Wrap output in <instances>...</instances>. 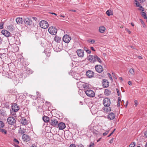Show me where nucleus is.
<instances>
[{
    "instance_id": "f257e3e1",
    "label": "nucleus",
    "mask_w": 147,
    "mask_h": 147,
    "mask_svg": "<svg viewBox=\"0 0 147 147\" xmlns=\"http://www.w3.org/2000/svg\"><path fill=\"white\" fill-rule=\"evenodd\" d=\"M11 75L12 76V77H11V78L12 79L13 81H16V83L21 80L23 77V75L22 73L19 74L18 76H17V77H16V75L14 74L13 72L11 73Z\"/></svg>"
},
{
    "instance_id": "f03ea898",
    "label": "nucleus",
    "mask_w": 147,
    "mask_h": 147,
    "mask_svg": "<svg viewBox=\"0 0 147 147\" xmlns=\"http://www.w3.org/2000/svg\"><path fill=\"white\" fill-rule=\"evenodd\" d=\"M12 110H11V113L13 115H15L16 112L20 109V107L16 103H13L11 106Z\"/></svg>"
},
{
    "instance_id": "7ed1b4c3",
    "label": "nucleus",
    "mask_w": 147,
    "mask_h": 147,
    "mask_svg": "<svg viewBox=\"0 0 147 147\" xmlns=\"http://www.w3.org/2000/svg\"><path fill=\"white\" fill-rule=\"evenodd\" d=\"M96 55H90L87 57V59L90 63H94L96 62Z\"/></svg>"
},
{
    "instance_id": "20e7f679",
    "label": "nucleus",
    "mask_w": 147,
    "mask_h": 147,
    "mask_svg": "<svg viewBox=\"0 0 147 147\" xmlns=\"http://www.w3.org/2000/svg\"><path fill=\"white\" fill-rule=\"evenodd\" d=\"M86 94L90 97H93L95 96V93L92 90H88L85 91Z\"/></svg>"
},
{
    "instance_id": "39448f33",
    "label": "nucleus",
    "mask_w": 147,
    "mask_h": 147,
    "mask_svg": "<svg viewBox=\"0 0 147 147\" xmlns=\"http://www.w3.org/2000/svg\"><path fill=\"white\" fill-rule=\"evenodd\" d=\"M40 25L42 28L44 29H46L49 26L48 22L45 20H42L40 22Z\"/></svg>"
},
{
    "instance_id": "423d86ee",
    "label": "nucleus",
    "mask_w": 147,
    "mask_h": 147,
    "mask_svg": "<svg viewBox=\"0 0 147 147\" xmlns=\"http://www.w3.org/2000/svg\"><path fill=\"white\" fill-rule=\"evenodd\" d=\"M103 103L105 106L108 107L111 104V102L109 98H106L103 99Z\"/></svg>"
},
{
    "instance_id": "0eeeda50",
    "label": "nucleus",
    "mask_w": 147,
    "mask_h": 147,
    "mask_svg": "<svg viewBox=\"0 0 147 147\" xmlns=\"http://www.w3.org/2000/svg\"><path fill=\"white\" fill-rule=\"evenodd\" d=\"M48 31L50 34L54 35L57 33V30L55 27L51 26L49 28Z\"/></svg>"
},
{
    "instance_id": "6e6552de",
    "label": "nucleus",
    "mask_w": 147,
    "mask_h": 147,
    "mask_svg": "<svg viewBox=\"0 0 147 147\" xmlns=\"http://www.w3.org/2000/svg\"><path fill=\"white\" fill-rule=\"evenodd\" d=\"M7 121L8 124L10 125H13L16 123V120L15 118L12 117H10L8 118Z\"/></svg>"
},
{
    "instance_id": "1a4fd4ad",
    "label": "nucleus",
    "mask_w": 147,
    "mask_h": 147,
    "mask_svg": "<svg viewBox=\"0 0 147 147\" xmlns=\"http://www.w3.org/2000/svg\"><path fill=\"white\" fill-rule=\"evenodd\" d=\"M95 68L96 71L99 73H101L103 71L102 66L100 65H96L95 66Z\"/></svg>"
},
{
    "instance_id": "9d476101",
    "label": "nucleus",
    "mask_w": 147,
    "mask_h": 147,
    "mask_svg": "<svg viewBox=\"0 0 147 147\" xmlns=\"http://www.w3.org/2000/svg\"><path fill=\"white\" fill-rule=\"evenodd\" d=\"M50 124L53 127H56L57 126L58 122L56 119H53L51 120Z\"/></svg>"
},
{
    "instance_id": "9b49d317",
    "label": "nucleus",
    "mask_w": 147,
    "mask_h": 147,
    "mask_svg": "<svg viewBox=\"0 0 147 147\" xmlns=\"http://www.w3.org/2000/svg\"><path fill=\"white\" fill-rule=\"evenodd\" d=\"M71 39V38L67 35H64L63 38V41L67 43L69 42Z\"/></svg>"
},
{
    "instance_id": "f8f14e48",
    "label": "nucleus",
    "mask_w": 147,
    "mask_h": 147,
    "mask_svg": "<svg viewBox=\"0 0 147 147\" xmlns=\"http://www.w3.org/2000/svg\"><path fill=\"white\" fill-rule=\"evenodd\" d=\"M22 138L24 141L27 142L30 140V137L28 135L24 134L22 135Z\"/></svg>"
},
{
    "instance_id": "ddd939ff",
    "label": "nucleus",
    "mask_w": 147,
    "mask_h": 147,
    "mask_svg": "<svg viewBox=\"0 0 147 147\" xmlns=\"http://www.w3.org/2000/svg\"><path fill=\"white\" fill-rule=\"evenodd\" d=\"M76 53L78 56L80 57H82L84 56V52L83 50L78 49L76 51Z\"/></svg>"
},
{
    "instance_id": "4468645a",
    "label": "nucleus",
    "mask_w": 147,
    "mask_h": 147,
    "mask_svg": "<svg viewBox=\"0 0 147 147\" xmlns=\"http://www.w3.org/2000/svg\"><path fill=\"white\" fill-rule=\"evenodd\" d=\"M86 75L89 78H92L94 76V73L91 70H88L86 73Z\"/></svg>"
},
{
    "instance_id": "2eb2a0df",
    "label": "nucleus",
    "mask_w": 147,
    "mask_h": 147,
    "mask_svg": "<svg viewBox=\"0 0 147 147\" xmlns=\"http://www.w3.org/2000/svg\"><path fill=\"white\" fill-rule=\"evenodd\" d=\"M24 22L26 25H30L32 24V20L28 18H26Z\"/></svg>"
},
{
    "instance_id": "dca6fc26",
    "label": "nucleus",
    "mask_w": 147,
    "mask_h": 147,
    "mask_svg": "<svg viewBox=\"0 0 147 147\" xmlns=\"http://www.w3.org/2000/svg\"><path fill=\"white\" fill-rule=\"evenodd\" d=\"M109 82L107 80L105 79H104L103 80L102 85L104 87H107L109 86Z\"/></svg>"
},
{
    "instance_id": "f3484780",
    "label": "nucleus",
    "mask_w": 147,
    "mask_h": 147,
    "mask_svg": "<svg viewBox=\"0 0 147 147\" xmlns=\"http://www.w3.org/2000/svg\"><path fill=\"white\" fill-rule=\"evenodd\" d=\"M2 34L7 37L9 36L10 33L8 31L6 30H3L1 31Z\"/></svg>"
},
{
    "instance_id": "a211bd4d",
    "label": "nucleus",
    "mask_w": 147,
    "mask_h": 147,
    "mask_svg": "<svg viewBox=\"0 0 147 147\" xmlns=\"http://www.w3.org/2000/svg\"><path fill=\"white\" fill-rule=\"evenodd\" d=\"M57 125L59 129H63L65 127V124L62 122L58 124Z\"/></svg>"
},
{
    "instance_id": "6ab92c4d",
    "label": "nucleus",
    "mask_w": 147,
    "mask_h": 147,
    "mask_svg": "<svg viewBox=\"0 0 147 147\" xmlns=\"http://www.w3.org/2000/svg\"><path fill=\"white\" fill-rule=\"evenodd\" d=\"M102 109L105 112H108L111 111V108L109 106H105L102 108Z\"/></svg>"
},
{
    "instance_id": "aec40b11",
    "label": "nucleus",
    "mask_w": 147,
    "mask_h": 147,
    "mask_svg": "<svg viewBox=\"0 0 147 147\" xmlns=\"http://www.w3.org/2000/svg\"><path fill=\"white\" fill-rule=\"evenodd\" d=\"M8 91L9 93L12 94L13 95H16L17 93L16 90L14 88L9 89Z\"/></svg>"
},
{
    "instance_id": "412c9836",
    "label": "nucleus",
    "mask_w": 147,
    "mask_h": 147,
    "mask_svg": "<svg viewBox=\"0 0 147 147\" xmlns=\"http://www.w3.org/2000/svg\"><path fill=\"white\" fill-rule=\"evenodd\" d=\"M115 115L113 113H111L109 114L107 118L110 120H113L115 118Z\"/></svg>"
},
{
    "instance_id": "4be33fe9",
    "label": "nucleus",
    "mask_w": 147,
    "mask_h": 147,
    "mask_svg": "<svg viewBox=\"0 0 147 147\" xmlns=\"http://www.w3.org/2000/svg\"><path fill=\"white\" fill-rule=\"evenodd\" d=\"M16 22L18 24H20L22 23L23 20L22 18L19 17L16 18Z\"/></svg>"
},
{
    "instance_id": "5701e85b",
    "label": "nucleus",
    "mask_w": 147,
    "mask_h": 147,
    "mask_svg": "<svg viewBox=\"0 0 147 147\" xmlns=\"http://www.w3.org/2000/svg\"><path fill=\"white\" fill-rule=\"evenodd\" d=\"M21 123L23 125H25L28 124V121L24 118H22L21 120Z\"/></svg>"
},
{
    "instance_id": "b1692460",
    "label": "nucleus",
    "mask_w": 147,
    "mask_h": 147,
    "mask_svg": "<svg viewBox=\"0 0 147 147\" xmlns=\"http://www.w3.org/2000/svg\"><path fill=\"white\" fill-rule=\"evenodd\" d=\"M105 30V28L103 26H101L99 27V31L101 33H103Z\"/></svg>"
},
{
    "instance_id": "393cba45",
    "label": "nucleus",
    "mask_w": 147,
    "mask_h": 147,
    "mask_svg": "<svg viewBox=\"0 0 147 147\" xmlns=\"http://www.w3.org/2000/svg\"><path fill=\"white\" fill-rule=\"evenodd\" d=\"M84 82L80 81L79 82H77V85L78 88H82Z\"/></svg>"
},
{
    "instance_id": "a878e982",
    "label": "nucleus",
    "mask_w": 147,
    "mask_h": 147,
    "mask_svg": "<svg viewBox=\"0 0 147 147\" xmlns=\"http://www.w3.org/2000/svg\"><path fill=\"white\" fill-rule=\"evenodd\" d=\"M42 119L45 122L47 123L49 121L50 119L49 117L45 116L43 117Z\"/></svg>"
},
{
    "instance_id": "bb28decb",
    "label": "nucleus",
    "mask_w": 147,
    "mask_h": 147,
    "mask_svg": "<svg viewBox=\"0 0 147 147\" xmlns=\"http://www.w3.org/2000/svg\"><path fill=\"white\" fill-rule=\"evenodd\" d=\"M7 29L10 31H13L14 30V26L13 25H10L7 26Z\"/></svg>"
},
{
    "instance_id": "cd10ccee",
    "label": "nucleus",
    "mask_w": 147,
    "mask_h": 147,
    "mask_svg": "<svg viewBox=\"0 0 147 147\" xmlns=\"http://www.w3.org/2000/svg\"><path fill=\"white\" fill-rule=\"evenodd\" d=\"M111 93L110 90L108 89H105L104 91V94L105 95L108 96Z\"/></svg>"
},
{
    "instance_id": "c85d7f7f",
    "label": "nucleus",
    "mask_w": 147,
    "mask_h": 147,
    "mask_svg": "<svg viewBox=\"0 0 147 147\" xmlns=\"http://www.w3.org/2000/svg\"><path fill=\"white\" fill-rule=\"evenodd\" d=\"M54 40L57 42H60L61 41V38L59 37H57L56 36L54 38Z\"/></svg>"
},
{
    "instance_id": "c756f323",
    "label": "nucleus",
    "mask_w": 147,
    "mask_h": 147,
    "mask_svg": "<svg viewBox=\"0 0 147 147\" xmlns=\"http://www.w3.org/2000/svg\"><path fill=\"white\" fill-rule=\"evenodd\" d=\"M106 13L108 16H110L113 15L112 11L110 10H109L106 11Z\"/></svg>"
},
{
    "instance_id": "7c9ffc66",
    "label": "nucleus",
    "mask_w": 147,
    "mask_h": 147,
    "mask_svg": "<svg viewBox=\"0 0 147 147\" xmlns=\"http://www.w3.org/2000/svg\"><path fill=\"white\" fill-rule=\"evenodd\" d=\"M96 61H97L98 62H99L100 63H102V61L98 57L97 55L96 56Z\"/></svg>"
},
{
    "instance_id": "2f4dec72",
    "label": "nucleus",
    "mask_w": 147,
    "mask_h": 147,
    "mask_svg": "<svg viewBox=\"0 0 147 147\" xmlns=\"http://www.w3.org/2000/svg\"><path fill=\"white\" fill-rule=\"evenodd\" d=\"M142 16L143 17L144 19H147V17L146 16V13L144 12H142L141 13Z\"/></svg>"
},
{
    "instance_id": "473e14b6",
    "label": "nucleus",
    "mask_w": 147,
    "mask_h": 147,
    "mask_svg": "<svg viewBox=\"0 0 147 147\" xmlns=\"http://www.w3.org/2000/svg\"><path fill=\"white\" fill-rule=\"evenodd\" d=\"M88 85L87 84L85 83L84 82L82 86V88H88Z\"/></svg>"
},
{
    "instance_id": "72a5a7b5",
    "label": "nucleus",
    "mask_w": 147,
    "mask_h": 147,
    "mask_svg": "<svg viewBox=\"0 0 147 147\" xmlns=\"http://www.w3.org/2000/svg\"><path fill=\"white\" fill-rule=\"evenodd\" d=\"M13 143H15L16 144H19V141L16 138H14L13 140Z\"/></svg>"
},
{
    "instance_id": "f704fd0d",
    "label": "nucleus",
    "mask_w": 147,
    "mask_h": 147,
    "mask_svg": "<svg viewBox=\"0 0 147 147\" xmlns=\"http://www.w3.org/2000/svg\"><path fill=\"white\" fill-rule=\"evenodd\" d=\"M0 131L2 133H3L5 134H7L6 131L4 129L1 128H0Z\"/></svg>"
},
{
    "instance_id": "c9c22d12",
    "label": "nucleus",
    "mask_w": 147,
    "mask_h": 147,
    "mask_svg": "<svg viewBox=\"0 0 147 147\" xmlns=\"http://www.w3.org/2000/svg\"><path fill=\"white\" fill-rule=\"evenodd\" d=\"M135 4L136 7H138L140 6V4L139 2L136 0H135Z\"/></svg>"
},
{
    "instance_id": "e433bc0d",
    "label": "nucleus",
    "mask_w": 147,
    "mask_h": 147,
    "mask_svg": "<svg viewBox=\"0 0 147 147\" xmlns=\"http://www.w3.org/2000/svg\"><path fill=\"white\" fill-rule=\"evenodd\" d=\"M4 125V123L2 121H0V128H3Z\"/></svg>"
},
{
    "instance_id": "4c0bfd02",
    "label": "nucleus",
    "mask_w": 147,
    "mask_h": 147,
    "mask_svg": "<svg viewBox=\"0 0 147 147\" xmlns=\"http://www.w3.org/2000/svg\"><path fill=\"white\" fill-rule=\"evenodd\" d=\"M129 72L132 75H134V70L133 69L131 68L129 69Z\"/></svg>"
},
{
    "instance_id": "58836bf2",
    "label": "nucleus",
    "mask_w": 147,
    "mask_h": 147,
    "mask_svg": "<svg viewBox=\"0 0 147 147\" xmlns=\"http://www.w3.org/2000/svg\"><path fill=\"white\" fill-rule=\"evenodd\" d=\"M135 143L134 142H132L130 144L129 146V147H134L135 145Z\"/></svg>"
},
{
    "instance_id": "ea45409f",
    "label": "nucleus",
    "mask_w": 147,
    "mask_h": 147,
    "mask_svg": "<svg viewBox=\"0 0 147 147\" xmlns=\"http://www.w3.org/2000/svg\"><path fill=\"white\" fill-rule=\"evenodd\" d=\"M139 7V8L138 9V10L142 11H144V8L142 6L140 5V6Z\"/></svg>"
},
{
    "instance_id": "a19ab883",
    "label": "nucleus",
    "mask_w": 147,
    "mask_h": 147,
    "mask_svg": "<svg viewBox=\"0 0 147 147\" xmlns=\"http://www.w3.org/2000/svg\"><path fill=\"white\" fill-rule=\"evenodd\" d=\"M26 131V129L23 128L20 130V133L22 134L23 133H24Z\"/></svg>"
},
{
    "instance_id": "79ce46f5",
    "label": "nucleus",
    "mask_w": 147,
    "mask_h": 147,
    "mask_svg": "<svg viewBox=\"0 0 147 147\" xmlns=\"http://www.w3.org/2000/svg\"><path fill=\"white\" fill-rule=\"evenodd\" d=\"M4 24L3 22L0 23V29H2L3 28Z\"/></svg>"
},
{
    "instance_id": "37998d69",
    "label": "nucleus",
    "mask_w": 147,
    "mask_h": 147,
    "mask_svg": "<svg viewBox=\"0 0 147 147\" xmlns=\"http://www.w3.org/2000/svg\"><path fill=\"white\" fill-rule=\"evenodd\" d=\"M88 42H90L91 44H93L95 42V40L94 39L89 40H88Z\"/></svg>"
},
{
    "instance_id": "c03bdc74",
    "label": "nucleus",
    "mask_w": 147,
    "mask_h": 147,
    "mask_svg": "<svg viewBox=\"0 0 147 147\" xmlns=\"http://www.w3.org/2000/svg\"><path fill=\"white\" fill-rule=\"evenodd\" d=\"M141 24L143 25V27H145V25L144 22V21L141 19L140 20Z\"/></svg>"
},
{
    "instance_id": "a18cd8bd",
    "label": "nucleus",
    "mask_w": 147,
    "mask_h": 147,
    "mask_svg": "<svg viewBox=\"0 0 147 147\" xmlns=\"http://www.w3.org/2000/svg\"><path fill=\"white\" fill-rule=\"evenodd\" d=\"M94 143L93 142H91L90 143L88 147H94Z\"/></svg>"
},
{
    "instance_id": "49530a36",
    "label": "nucleus",
    "mask_w": 147,
    "mask_h": 147,
    "mask_svg": "<svg viewBox=\"0 0 147 147\" xmlns=\"http://www.w3.org/2000/svg\"><path fill=\"white\" fill-rule=\"evenodd\" d=\"M108 75L109 78L110 80H113V79L112 78V76L111 74L109 73H108Z\"/></svg>"
},
{
    "instance_id": "de8ad7c7",
    "label": "nucleus",
    "mask_w": 147,
    "mask_h": 147,
    "mask_svg": "<svg viewBox=\"0 0 147 147\" xmlns=\"http://www.w3.org/2000/svg\"><path fill=\"white\" fill-rule=\"evenodd\" d=\"M109 132V131H107L105 133H103V134H102L103 136H106L107 134Z\"/></svg>"
},
{
    "instance_id": "09e8293b",
    "label": "nucleus",
    "mask_w": 147,
    "mask_h": 147,
    "mask_svg": "<svg viewBox=\"0 0 147 147\" xmlns=\"http://www.w3.org/2000/svg\"><path fill=\"white\" fill-rule=\"evenodd\" d=\"M77 146L78 147H84V146L81 144H78Z\"/></svg>"
},
{
    "instance_id": "8fccbe9b",
    "label": "nucleus",
    "mask_w": 147,
    "mask_h": 147,
    "mask_svg": "<svg viewBox=\"0 0 147 147\" xmlns=\"http://www.w3.org/2000/svg\"><path fill=\"white\" fill-rule=\"evenodd\" d=\"M86 51L88 53V54H90L91 53V51L90 49H88L87 50H86Z\"/></svg>"
},
{
    "instance_id": "3c124183",
    "label": "nucleus",
    "mask_w": 147,
    "mask_h": 147,
    "mask_svg": "<svg viewBox=\"0 0 147 147\" xmlns=\"http://www.w3.org/2000/svg\"><path fill=\"white\" fill-rule=\"evenodd\" d=\"M116 91L117 93V94L118 96H119L120 95V92L119 89L117 88L116 89Z\"/></svg>"
},
{
    "instance_id": "603ef678",
    "label": "nucleus",
    "mask_w": 147,
    "mask_h": 147,
    "mask_svg": "<svg viewBox=\"0 0 147 147\" xmlns=\"http://www.w3.org/2000/svg\"><path fill=\"white\" fill-rule=\"evenodd\" d=\"M134 102H135V105L136 107L138 104V101L137 100H135L134 101Z\"/></svg>"
},
{
    "instance_id": "864d4df0",
    "label": "nucleus",
    "mask_w": 147,
    "mask_h": 147,
    "mask_svg": "<svg viewBox=\"0 0 147 147\" xmlns=\"http://www.w3.org/2000/svg\"><path fill=\"white\" fill-rule=\"evenodd\" d=\"M113 140H114V138H112L111 140H110L109 142L111 144L113 143Z\"/></svg>"
},
{
    "instance_id": "5fc2aeb1",
    "label": "nucleus",
    "mask_w": 147,
    "mask_h": 147,
    "mask_svg": "<svg viewBox=\"0 0 147 147\" xmlns=\"http://www.w3.org/2000/svg\"><path fill=\"white\" fill-rule=\"evenodd\" d=\"M69 147H76L75 144H72L70 145Z\"/></svg>"
},
{
    "instance_id": "6e6d98bb",
    "label": "nucleus",
    "mask_w": 147,
    "mask_h": 147,
    "mask_svg": "<svg viewBox=\"0 0 147 147\" xmlns=\"http://www.w3.org/2000/svg\"><path fill=\"white\" fill-rule=\"evenodd\" d=\"M68 11H73V12H76V10H75V9H69Z\"/></svg>"
},
{
    "instance_id": "4d7b16f0",
    "label": "nucleus",
    "mask_w": 147,
    "mask_h": 147,
    "mask_svg": "<svg viewBox=\"0 0 147 147\" xmlns=\"http://www.w3.org/2000/svg\"><path fill=\"white\" fill-rule=\"evenodd\" d=\"M13 146L15 147H20V146H19L18 144H16L15 143H13Z\"/></svg>"
},
{
    "instance_id": "13d9d810",
    "label": "nucleus",
    "mask_w": 147,
    "mask_h": 147,
    "mask_svg": "<svg viewBox=\"0 0 147 147\" xmlns=\"http://www.w3.org/2000/svg\"><path fill=\"white\" fill-rule=\"evenodd\" d=\"M121 102L118 101L117 106L118 107H119L120 106Z\"/></svg>"
},
{
    "instance_id": "bf43d9fd",
    "label": "nucleus",
    "mask_w": 147,
    "mask_h": 147,
    "mask_svg": "<svg viewBox=\"0 0 147 147\" xmlns=\"http://www.w3.org/2000/svg\"><path fill=\"white\" fill-rule=\"evenodd\" d=\"M144 135L147 138V131H145L144 132Z\"/></svg>"
},
{
    "instance_id": "052dcab7",
    "label": "nucleus",
    "mask_w": 147,
    "mask_h": 147,
    "mask_svg": "<svg viewBox=\"0 0 147 147\" xmlns=\"http://www.w3.org/2000/svg\"><path fill=\"white\" fill-rule=\"evenodd\" d=\"M128 84L129 85H131H131H132V82L130 81H129L128 82Z\"/></svg>"
},
{
    "instance_id": "680f3d73",
    "label": "nucleus",
    "mask_w": 147,
    "mask_h": 147,
    "mask_svg": "<svg viewBox=\"0 0 147 147\" xmlns=\"http://www.w3.org/2000/svg\"><path fill=\"white\" fill-rule=\"evenodd\" d=\"M124 101L123 100H122L121 102V105H124Z\"/></svg>"
},
{
    "instance_id": "e2e57ef3",
    "label": "nucleus",
    "mask_w": 147,
    "mask_h": 147,
    "mask_svg": "<svg viewBox=\"0 0 147 147\" xmlns=\"http://www.w3.org/2000/svg\"><path fill=\"white\" fill-rule=\"evenodd\" d=\"M113 133V131H112L111 133L108 136V137H109L110 136H111Z\"/></svg>"
},
{
    "instance_id": "0e129e2a",
    "label": "nucleus",
    "mask_w": 147,
    "mask_h": 147,
    "mask_svg": "<svg viewBox=\"0 0 147 147\" xmlns=\"http://www.w3.org/2000/svg\"><path fill=\"white\" fill-rule=\"evenodd\" d=\"M90 48L93 51H95V50L94 49V48L93 47H91Z\"/></svg>"
},
{
    "instance_id": "69168bd1",
    "label": "nucleus",
    "mask_w": 147,
    "mask_h": 147,
    "mask_svg": "<svg viewBox=\"0 0 147 147\" xmlns=\"http://www.w3.org/2000/svg\"><path fill=\"white\" fill-rule=\"evenodd\" d=\"M121 98L120 97H119L118 98V101L121 102Z\"/></svg>"
},
{
    "instance_id": "338daca9",
    "label": "nucleus",
    "mask_w": 147,
    "mask_h": 147,
    "mask_svg": "<svg viewBox=\"0 0 147 147\" xmlns=\"http://www.w3.org/2000/svg\"><path fill=\"white\" fill-rule=\"evenodd\" d=\"M84 50L86 51V50H87V49H88L86 47H84Z\"/></svg>"
},
{
    "instance_id": "774afa93",
    "label": "nucleus",
    "mask_w": 147,
    "mask_h": 147,
    "mask_svg": "<svg viewBox=\"0 0 147 147\" xmlns=\"http://www.w3.org/2000/svg\"><path fill=\"white\" fill-rule=\"evenodd\" d=\"M127 31L129 34H130L131 33V31L128 30H127Z\"/></svg>"
}]
</instances>
